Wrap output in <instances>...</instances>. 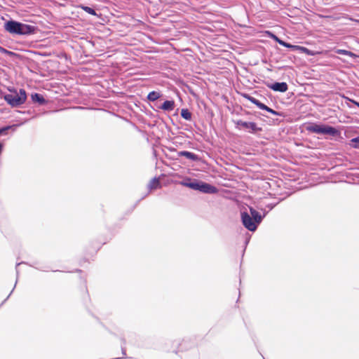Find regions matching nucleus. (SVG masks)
<instances>
[{
    "label": "nucleus",
    "mask_w": 359,
    "mask_h": 359,
    "mask_svg": "<svg viewBox=\"0 0 359 359\" xmlns=\"http://www.w3.org/2000/svg\"><path fill=\"white\" fill-rule=\"evenodd\" d=\"M276 204H269L266 205V208H269V210H271L274 207Z\"/></svg>",
    "instance_id": "21"
},
{
    "label": "nucleus",
    "mask_w": 359,
    "mask_h": 359,
    "mask_svg": "<svg viewBox=\"0 0 359 359\" xmlns=\"http://www.w3.org/2000/svg\"><path fill=\"white\" fill-rule=\"evenodd\" d=\"M10 91L11 93L6 94L4 99L12 107H18L25 102L27 93L25 89H20L18 93L15 90Z\"/></svg>",
    "instance_id": "3"
},
{
    "label": "nucleus",
    "mask_w": 359,
    "mask_h": 359,
    "mask_svg": "<svg viewBox=\"0 0 359 359\" xmlns=\"http://www.w3.org/2000/svg\"><path fill=\"white\" fill-rule=\"evenodd\" d=\"M336 53L340 55H347L352 57H355L356 56L353 53L343 49H337L336 50Z\"/></svg>",
    "instance_id": "17"
},
{
    "label": "nucleus",
    "mask_w": 359,
    "mask_h": 359,
    "mask_svg": "<svg viewBox=\"0 0 359 359\" xmlns=\"http://www.w3.org/2000/svg\"><path fill=\"white\" fill-rule=\"evenodd\" d=\"M0 52L2 53H4V54H6L8 55H14V53L10 51V50H6V48L0 46Z\"/></svg>",
    "instance_id": "20"
},
{
    "label": "nucleus",
    "mask_w": 359,
    "mask_h": 359,
    "mask_svg": "<svg viewBox=\"0 0 359 359\" xmlns=\"http://www.w3.org/2000/svg\"><path fill=\"white\" fill-rule=\"evenodd\" d=\"M4 29L11 34L29 35L34 33L35 27L15 20H8L4 23Z\"/></svg>",
    "instance_id": "2"
},
{
    "label": "nucleus",
    "mask_w": 359,
    "mask_h": 359,
    "mask_svg": "<svg viewBox=\"0 0 359 359\" xmlns=\"http://www.w3.org/2000/svg\"><path fill=\"white\" fill-rule=\"evenodd\" d=\"M236 128L238 130L245 129L250 133H257L261 132L262 128L259 127L255 122L244 121L243 120H237L235 121Z\"/></svg>",
    "instance_id": "5"
},
{
    "label": "nucleus",
    "mask_w": 359,
    "mask_h": 359,
    "mask_svg": "<svg viewBox=\"0 0 359 359\" xmlns=\"http://www.w3.org/2000/svg\"><path fill=\"white\" fill-rule=\"evenodd\" d=\"M306 130L316 134L329 135L336 136L339 131L334 127L322 124L312 123L306 126Z\"/></svg>",
    "instance_id": "4"
},
{
    "label": "nucleus",
    "mask_w": 359,
    "mask_h": 359,
    "mask_svg": "<svg viewBox=\"0 0 359 359\" xmlns=\"http://www.w3.org/2000/svg\"><path fill=\"white\" fill-rule=\"evenodd\" d=\"M17 283H18V281H15L14 286H16Z\"/></svg>",
    "instance_id": "27"
},
{
    "label": "nucleus",
    "mask_w": 359,
    "mask_h": 359,
    "mask_svg": "<svg viewBox=\"0 0 359 359\" xmlns=\"http://www.w3.org/2000/svg\"><path fill=\"white\" fill-rule=\"evenodd\" d=\"M267 87L273 91L285 93L288 89V86L285 82H275L273 83L267 84Z\"/></svg>",
    "instance_id": "7"
},
{
    "label": "nucleus",
    "mask_w": 359,
    "mask_h": 359,
    "mask_svg": "<svg viewBox=\"0 0 359 359\" xmlns=\"http://www.w3.org/2000/svg\"><path fill=\"white\" fill-rule=\"evenodd\" d=\"M244 97H245L250 102L255 104L260 109L265 110V111H266L273 115H276V116H282L283 115L282 113L275 111L273 109L267 107L266 104H263L262 102H261L259 100H258L257 99H256L254 97H252L249 95H245Z\"/></svg>",
    "instance_id": "6"
},
{
    "label": "nucleus",
    "mask_w": 359,
    "mask_h": 359,
    "mask_svg": "<svg viewBox=\"0 0 359 359\" xmlns=\"http://www.w3.org/2000/svg\"><path fill=\"white\" fill-rule=\"evenodd\" d=\"M264 212V215H263V218L266 216V215L268 213V211H266L265 210H263Z\"/></svg>",
    "instance_id": "23"
},
{
    "label": "nucleus",
    "mask_w": 359,
    "mask_h": 359,
    "mask_svg": "<svg viewBox=\"0 0 359 359\" xmlns=\"http://www.w3.org/2000/svg\"><path fill=\"white\" fill-rule=\"evenodd\" d=\"M273 37L274 39H276V41L281 46H284V47H286V48H295V49H299V48H302L304 50H308L306 48H303V47H300V46H293V45H291L283 40H280L276 36L273 35Z\"/></svg>",
    "instance_id": "12"
},
{
    "label": "nucleus",
    "mask_w": 359,
    "mask_h": 359,
    "mask_svg": "<svg viewBox=\"0 0 359 359\" xmlns=\"http://www.w3.org/2000/svg\"><path fill=\"white\" fill-rule=\"evenodd\" d=\"M353 142H359V137H355L353 140Z\"/></svg>",
    "instance_id": "22"
},
{
    "label": "nucleus",
    "mask_w": 359,
    "mask_h": 359,
    "mask_svg": "<svg viewBox=\"0 0 359 359\" xmlns=\"http://www.w3.org/2000/svg\"><path fill=\"white\" fill-rule=\"evenodd\" d=\"M178 156H184L188 159H190L193 161H198L199 158L198 155L194 153L188 151H181L177 153Z\"/></svg>",
    "instance_id": "9"
},
{
    "label": "nucleus",
    "mask_w": 359,
    "mask_h": 359,
    "mask_svg": "<svg viewBox=\"0 0 359 359\" xmlns=\"http://www.w3.org/2000/svg\"><path fill=\"white\" fill-rule=\"evenodd\" d=\"M17 283H18V281H15L14 286H16Z\"/></svg>",
    "instance_id": "25"
},
{
    "label": "nucleus",
    "mask_w": 359,
    "mask_h": 359,
    "mask_svg": "<svg viewBox=\"0 0 359 359\" xmlns=\"http://www.w3.org/2000/svg\"><path fill=\"white\" fill-rule=\"evenodd\" d=\"M199 191L205 194H216L218 189L208 183L201 182Z\"/></svg>",
    "instance_id": "8"
},
{
    "label": "nucleus",
    "mask_w": 359,
    "mask_h": 359,
    "mask_svg": "<svg viewBox=\"0 0 359 359\" xmlns=\"http://www.w3.org/2000/svg\"><path fill=\"white\" fill-rule=\"evenodd\" d=\"M358 107H359V102H353Z\"/></svg>",
    "instance_id": "24"
},
{
    "label": "nucleus",
    "mask_w": 359,
    "mask_h": 359,
    "mask_svg": "<svg viewBox=\"0 0 359 359\" xmlns=\"http://www.w3.org/2000/svg\"><path fill=\"white\" fill-rule=\"evenodd\" d=\"M17 125L7 126L0 128V135H4L7 134V132L11 128H15Z\"/></svg>",
    "instance_id": "18"
},
{
    "label": "nucleus",
    "mask_w": 359,
    "mask_h": 359,
    "mask_svg": "<svg viewBox=\"0 0 359 359\" xmlns=\"http://www.w3.org/2000/svg\"><path fill=\"white\" fill-rule=\"evenodd\" d=\"M161 93L157 91H151L147 95L148 100L154 102L161 97Z\"/></svg>",
    "instance_id": "15"
},
{
    "label": "nucleus",
    "mask_w": 359,
    "mask_h": 359,
    "mask_svg": "<svg viewBox=\"0 0 359 359\" xmlns=\"http://www.w3.org/2000/svg\"><path fill=\"white\" fill-rule=\"evenodd\" d=\"M32 100L34 102H38L41 105H43L46 103V100L43 95L36 93L32 95Z\"/></svg>",
    "instance_id": "13"
},
{
    "label": "nucleus",
    "mask_w": 359,
    "mask_h": 359,
    "mask_svg": "<svg viewBox=\"0 0 359 359\" xmlns=\"http://www.w3.org/2000/svg\"><path fill=\"white\" fill-rule=\"evenodd\" d=\"M17 283H18V281H15L14 286H16Z\"/></svg>",
    "instance_id": "26"
},
{
    "label": "nucleus",
    "mask_w": 359,
    "mask_h": 359,
    "mask_svg": "<svg viewBox=\"0 0 359 359\" xmlns=\"http://www.w3.org/2000/svg\"><path fill=\"white\" fill-rule=\"evenodd\" d=\"M158 107L163 111H172L175 108V102L173 100H166Z\"/></svg>",
    "instance_id": "10"
},
{
    "label": "nucleus",
    "mask_w": 359,
    "mask_h": 359,
    "mask_svg": "<svg viewBox=\"0 0 359 359\" xmlns=\"http://www.w3.org/2000/svg\"><path fill=\"white\" fill-rule=\"evenodd\" d=\"M241 217L244 227L250 231H255L263 219L260 213L252 207H249V212L241 211Z\"/></svg>",
    "instance_id": "1"
},
{
    "label": "nucleus",
    "mask_w": 359,
    "mask_h": 359,
    "mask_svg": "<svg viewBox=\"0 0 359 359\" xmlns=\"http://www.w3.org/2000/svg\"><path fill=\"white\" fill-rule=\"evenodd\" d=\"M80 7H81V8L82 10H83L84 11H86V13H89V14H90L92 15H97L95 11L93 8H90V7H88V6H83V5H81Z\"/></svg>",
    "instance_id": "19"
},
{
    "label": "nucleus",
    "mask_w": 359,
    "mask_h": 359,
    "mask_svg": "<svg viewBox=\"0 0 359 359\" xmlns=\"http://www.w3.org/2000/svg\"><path fill=\"white\" fill-rule=\"evenodd\" d=\"M181 184L194 190L199 191L201 182H197L196 180L193 182H182Z\"/></svg>",
    "instance_id": "11"
},
{
    "label": "nucleus",
    "mask_w": 359,
    "mask_h": 359,
    "mask_svg": "<svg viewBox=\"0 0 359 359\" xmlns=\"http://www.w3.org/2000/svg\"><path fill=\"white\" fill-rule=\"evenodd\" d=\"M181 116L187 121H190L191 119V113L187 109H182Z\"/></svg>",
    "instance_id": "16"
},
{
    "label": "nucleus",
    "mask_w": 359,
    "mask_h": 359,
    "mask_svg": "<svg viewBox=\"0 0 359 359\" xmlns=\"http://www.w3.org/2000/svg\"><path fill=\"white\" fill-rule=\"evenodd\" d=\"M161 187L159 179L157 177L153 178L148 184V189L149 190L156 189Z\"/></svg>",
    "instance_id": "14"
}]
</instances>
